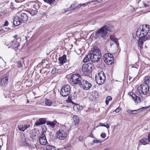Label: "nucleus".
<instances>
[{"instance_id": "35", "label": "nucleus", "mask_w": 150, "mask_h": 150, "mask_svg": "<svg viewBox=\"0 0 150 150\" xmlns=\"http://www.w3.org/2000/svg\"><path fill=\"white\" fill-rule=\"evenodd\" d=\"M99 126H103L106 127L107 129H108L110 127V125L109 124L107 123L106 125L100 123L99 124Z\"/></svg>"}, {"instance_id": "15", "label": "nucleus", "mask_w": 150, "mask_h": 150, "mask_svg": "<svg viewBox=\"0 0 150 150\" xmlns=\"http://www.w3.org/2000/svg\"><path fill=\"white\" fill-rule=\"evenodd\" d=\"M129 95L131 96L133 100L136 103H138L141 101V100L140 98L137 96L133 92H130L129 93Z\"/></svg>"}, {"instance_id": "1", "label": "nucleus", "mask_w": 150, "mask_h": 150, "mask_svg": "<svg viewBox=\"0 0 150 150\" xmlns=\"http://www.w3.org/2000/svg\"><path fill=\"white\" fill-rule=\"evenodd\" d=\"M149 30V26L146 24L141 25L136 32V35L139 38H142L145 41L147 40V34Z\"/></svg>"}, {"instance_id": "41", "label": "nucleus", "mask_w": 150, "mask_h": 150, "mask_svg": "<svg viewBox=\"0 0 150 150\" xmlns=\"http://www.w3.org/2000/svg\"><path fill=\"white\" fill-rule=\"evenodd\" d=\"M106 99L110 101L112 100V98L110 96H108L107 97Z\"/></svg>"}, {"instance_id": "20", "label": "nucleus", "mask_w": 150, "mask_h": 150, "mask_svg": "<svg viewBox=\"0 0 150 150\" xmlns=\"http://www.w3.org/2000/svg\"><path fill=\"white\" fill-rule=\"evenodd\" d=\"M67 56L66 55L64 54L62 57H60L59 59V61L61 65H63L64 63L66 62V60Z\"/></svg>"}, {"instance_id": "16", "label": "nucleus", "mask_w": 150, "mask_h": 150, "mask_svg": "<svg viewBox=\"0 0 150 150\" xmlns=\"http://www.w3.org/2000/svg\"><path fill=\"white\" fill-rule=\"evenodd\" d=\"M19 17L23 23L26 22L28 19V15L25 13H22Z\"/></svg>"}, {"instance_id": "25", "label": "nucleus", "mask_w": 150, "mask_h": 150, "mask_svg": "<svg viewBox=\"0 0 150 150\" xmlns=\"http://www.w3.org/2000/svg\"><path fill=\"white\" fill-rule=\"evenodd\" d=\"M141 109H139L137 110H127V112L129 114H136L138 112H140Z\"/></svg>"}, {"instance_id": "48", "label": "nucleus", "mask_w": 150, "mask_h": 150, "mask_svg": "<svg viewBox=\"0 0 150 150\" xmlns=\"http://www.w3.org/2000/svg\"><path fill=\"white\" fill-rule=\"evenodd\" d=\"M148 142H150V134L149 135L148 137Z\"/></svg>"}, {"instance_id": "21", "label": "nucleus", "mask_w": 150, "mask_h": 150, "mask_svg": "<svg viewBox=\"0 0 150 150\" xmlns=\"http://www.w3.org/2000/svg\"><path fill=\"white\" fill-rule=\"evenodd\" d=\"M73 120L74 124L76 125H78L80 121L79 117L76 115H74L73 117Z\"/></svg>"}, {"instance_id": "19", "label": "nucleus", "mask_w": 150, "mask_h": 150, "mask_svg": "<svg viewBox=\"0 0 150 150\" xmlns=\"http://www.w3.org/2000/svg\"><path fill=\"white\" fill-rule=\"evenodd\" d=\"M11 46H12L13 48H15L16 50V48H17L19 46V43L17 42L16 40H14L13 41L11 42L10 43Z\"/></svg>"}, {"instance_id": "32", "label": "nucleus", "mask_w": 150, "mask_h": 150, "mask_svg": "<svg viewBox=\"0 0 150 150\" xmlns=\"http://www.w3.org/2000/svg\"><path fill=\"white\" fill-rule=\"evenodd\" d=\"M46 149L47 150H55V148L54 146L49 145L46 146Z\"/></svg>"}, {"instance_id": "34", "label": "nucleus", "mask_w": 150, "mask_h": 150, "mask_svg": "<svg viewBox=\"0 0 150 150\" xmlns=\"http://www.w3.org/2000/svg\"><path fill=\"white\" fill-rule=\"evenodd\" d=\"M55 0H43L45 2L47 3L50 5L53 4Z\"/></svg>"}, {"instance_id": "30", "label": "nucleus", "mask_w": 150, "mask_h": 150, "mask_svg": "<svg viewBox=\"0 0 150 150\" xmlns=\"http://www.w3.org/2000/svg\"><path fill=\"white\" fill-rule=\"evenodd\" d=\"M45 103L46 105L50 106L53 103V102L51 100L46 99L45 101Z\"/></svg>"}, {"instance_id": "31", "label": "nucleus", "mask_w": 150, "mask_h": 150, "mask_svg": "<svg viewBox=\"0 0 150 150\" xmlns=\"http://www.w3.org/2000/svg\"><path fill=\"white\" fill-rule=\"evenodd\" d=\"M139 142L142 144L146 145L147 143V139L146 138H144L141 139Z\"/></svg>"}, {"instance_id": "13", "label": "nucleus", "mask_w": 150, "mask_h": 150, "mask_svg": "<svg viewBox=\"0 0 150 150\" xmlns=\"http://www.w3.org/2000/svg\"><path fill=\"white\" fill-rule=\"evenodd\" d=\"M39 141L40 144L42 145H45L47 143L45 135L43 132L42 133L39 137Z\"/></svg>"}, {"instance_id": "6", "label": "nucleus", "mask_w": 150, "mask_h": 150, "mask_svg": "<svg viewBox=\"0 0 150 150\" xmlns=\"http://www.w3.org/2000/svg\"><path fill=\"white\" fill-rule=\"evenodd\" d=\"M105 75L104 72L100 71L96 75L95 78L96 83L99 85L103 84L105 80Z\"/></svg>"}, {"instance_id": "18", "label": "nucleus", "mask_w": 150, "mask_h": 150, "mask_svg": "<svg viewBox=\"0 0 150 150\" xmlns=\"http://www.w3.org/2000/svg\"><path fill=\"white\" fill-rule=\"evenodd\" d=\"M46 122V120L45 118H40L35 122V126H38L45 124Z\"/></svg>"}, {"instance_id": "5", "label": "nucleus", "mask_w": 150, "mask_h": 150, "mask_svg": "<svg viewBox=\"0 0 150 150\" xmlns=\"http://www.w3.org/2000/svg\"><path fill=\"white\" fill-rule=\"evenodd\" d=\"M93 65L92 64H85L82 67V70L83 74L84 75L88 76L91 72L92 69L94 68Z\"/></svg>"}, {"instance_id": "46", "label": "nucleus", "mask_w": 150, "mask_h": 150, "mask_svg": "<svg viewBox=\"0 0 150 150\" xmlns=\"http://www.w3.org/2000/svg\"><path fill=\"white\" fill-rule=\"evenodd\" d=\"M25 125V127H26V129L30 126V125Z\"/></svg>"}, {"instance_id": "56", "label": "nucleus", "mask_w": 150, "mask_h": 150, "mask_svg": "<svg viewBox=\"0 0 150 150\" xmlns=\"http://www.w3.org/2000/svg\"><path fill=\"white\" fill-rule=\"evenodd\" d=\"M25 0H22V1H24Z\"/></svg>"}, {"instance_id": "40", "label": "nucleus", "mask_w": 150, "mask_h": 150, "mask_svg": "<svg viewBox=\"0 0 150 150\" xmlns=\"http://www.w3.org/2000/svg\"><path fill=\"white\" fill-rule=\"evenodd\" d=\"M106 134L104 132H103L100 134L101 137L103 138H104L106 137Z\"/></svg>"}, {"instance_id": "4", "label": "nucleus", "mask_w": 150, "mask_h": 150, "mask_svg": "<svg viewBox=\"0 0 150 150\" xmlns=\"http://www.w3.org/2000/svg\"><path fill=\"white\" fill-rule=\"evenodd\" d=\"M82 79L80 75L78 74H74L70 76V81L72 85L79 84L80 86Z\"/></svg>"}, {"instance_id": "53", "label": "nucleus", "mask_w": 150, "mask_h": 150, "mask_svg": "<svg viewBox=\"0 0 150 150\" xmlns=\"http://www.w3.org/2000/svg\"><path fill=\"white\" fill-rule=\"evenodd\" d=\"M5 45H6L7 46L9 45L8 44L6 45V43H5Z\"/></svg>"}, {"instance_id": "27", "label": "nucleus", "mask_w": 150, "mask_h": 150, "mask_svg": "<svg viewBox=\"0 0 150 150\" xmlns=\"http://www.w3.org/2000/svg\"><path fill=\"white\" fill-rule=\"evenodd\" d=\"M38 12V10L36 8H34V9L31 10L28 12L30 13L31 16H34Z\"/></svg>"}, {"instance_id": "42", "label": "nucleus", "mask_w": 150, "mask_h": 150, "mask_svg": "<svg viewBox=\"0 0 150 150\" xmlns=\"http://www.w3.org/2000/svg\"><path fill=\"white\" fill-rule=\"evenodd\" d=\"M8 23H9L7 21H6L5 22L4 24L3 25V26H7Z\"/></svg>"}, {"instance_id": "47", "label": "nucleus", "mask_w": 150, "mask_h": 150, "mask_svg": "<svg viewBox=\"0 0 150 150\" xmlns=\"http://www.w3.org/2000/svg\"><path fill=\"white\" fill-rule=\"evenodd\" d=\"M144 7H148L149 6V5H148L146 4H144Z\"/></svg>"}, {"instance_id": "45", "label": "nucleus", "mask_w": 150, "mask_h": 150, "mask_svg": "<svg viewBox=\"0 0 150 150\" xmlns=\"http://www.w3.org/2000/svg\"><path fill=\"white\" fill-rule=\"evenodd\" d=\"M115 43L117 44V46H119V42H118V41H117V40L116 41H115Z\"/></svg>"}, {"instance_id": "11", "label": "nucleus", "mask_w": 150, "mask_h": 150, "mask_svg": "<svg viewBox=\"0 0 150 150\" xmlns=\"http://www.w3.org/2000/svg\"><path fill=\"white\" fill-rule=\"evenodd\" d=\"M98 92L97 91H94L88 93V97L90 100L93 101L98 98Z\"/></svg>"}, {"instance_id": "54", "label": "nucleus", "mask_w": 150, "mask_h": 150, "mask_svg": "<svg viewBox=\"0 0 150 150\" xmlns=\"http://www.w3.org/2000/svg\"><path fill=\"white\" fill-rule=\"evenodd\" d=\"M1 146L0 145V149H1Z\"/></svg>"}, {"instance_id": "38", "label": "nucleus", "mask_w": 150, "mask_h": 150, "mask_svg": "<svg viewBox=\"0 0 150 150\" xmlns=\"http://www.w3.org/2000/svg\"><path fill=\"white\" fill-rule=\"evenodd\" d=\"M18 67H19L21 68L22 67V64H21V61H18L17 62Z\"/></svg>"}, {"instance_id": "39", "label": "nucleus", "mask_w": 150, "mask_h": 150, "mask_svg": "<svg viewBox=\"0 0 150 150\" xmlns=\"http://www.w3.org/2000/svg\"><path fill=\"white\" fill-rule=\"evenodd\" d=\"M36 135V133H35V132H32V134L31 135L30 137L31 138H33V139H34V137H35Z\"/></svg>"}, {"instance_id": "51", "label": "nucleus", "mask_w": 150, "mask_h": 150, "mask_svg": "<svg viewBox=\"0 0 150 150\" xmlns=\"http://www.w3.org/2000/svg\"><path fill=\"white\" fill-rule=\"evenodd\" d=\"M17 37V35H15L13 36V38H16Z\"/></svg>"}, {"instance_id": "28", "label": "nucleus", "mask_w": 150, "mask_h": 150, "mask_svg": "<svg viewBox=\"0 0 150 150\" xmlns=\"http://www.w3.org/2000/svg\"><path fill=\"white\" fill-rule=\"evenodd\" d=\"M56 124L55 122H50L47 121V125L49 127L53 128Z\"/></svg>"}, {"instance_id": "24", "label": "nucleus", "mask_w": 150, "mask_h": 150, "mask_svg": "<svg viewBox=\"0 0 150 150\" xmlns=\"http://www.w3.org/2000/svg\"><path fill=\"white\" fill-rule=\"evenodd\" d=\"M138 37V38H136V37H135V39H136V40L137 41L139 40V41L138 42L139 46L141 48H142L144 42L143 41H142V40H143V39L142 38H139V37Z\"/></svg>"}, {"instance_id": "14", "label": "nucleus", "mask_w": 150, "mask_h": 150, "mask_svg": "<svg viewBox=\"0 0 150 150\" xmlns=\"http://www.w3.org/2000/svg\"><path fill=\"white\" fill-rule=\"evenodd\" d=\"M8 79L6 74L4 75L0 81V85L2 86H5L7 84Z\"/></svg>"}, {"instance_id": "9", "label": "nucleus", "mask_w": 150, "mask_h": 150, "mask_svg": "<svg viewBox=\"0 0 150 150\" xmlns=\"http://www.w3.org/2000/svg\"><path fill=\"white\" fill-rule=\"evenodd\" d=\"M68 134L65 130L60 129L56 133V137L60 140H63L67 137Z\"/></svg>"}, {"instance_id": "8", "label": "nucleus", "mask_w": 150, "mask_h": 150, "mask_svg": "<svg viewBox=\"0 0 150 150\" xmlns=\"http://www.w3.org/2000/svg\"><path fill=\"white\" fill-rule=\"evenodd\" d=\"M113 55L109 53H106L103 56V59L108 65H111L114 61Z\"/></svg>"}, {"instance_id": "50", "label": "nucleus", "mask_w": 150, "mask_h": 150, "mask_svg": "<svg viewBox=\"0 0 150 150\" xmlns=\"http://www.w3.org/2000/svg\"><path fill=\"white\" fill-rule=\"evenodd\" d=\"M148 108V107H143L142 108H141L142 109H146V108Z\"/></svg>"}, {"instance_id": "33", "label": "nucleus", "mask_w": 150, "mask_h": 150, "mask_svg": "<svg viewBox=\"0 0 150 150\" xmlns=\"http://www.w3.org/2000/svg\"><path fill=\"white\" fill-rule=\"evenodd\" d=\"M18 128L21 131H23L26 129V127H25V125H20L18 126Z\"/></svg>"}, {"instance_id": "37", "label": "nucleus", "mask_w": 150, "mask_h": 150, "mask_svg": "<svg viewBox=\"0 0 150 150\" xmlns=\"http://www.w3.org/2000/svg\"><path fill=\"white\" fill-rule=\"evenodd\" d=\"M100 143L101 142L99 140H94L93 141V143H92L91 144H94L95 143Z\"/></svg>"}, {"instance_id": "17", "label": "nucleus", "mask_w": 150, "mask_h": 150, "mask_svg": "<svg viewBox=\"0 0 150 150\" xmlns=\"http://www.w3.org/2000/svg\"><path fill=\"white\" fill-rule=\"evenodd\" d=\"M13 22V24L15 26L18 25L23 23L20 17L18 16L14 18Z\"/></svg>"}, {"instance_id": "29", "label": "nucleus", "mask_w": 150, "mask_h": 150, "mask_svg": "<svg viewBox=\"0 0 150 150\" xmlns=\"http://www.w3.org/2000/svg\"><path fill=\"white\" fill-rule=\"evenodd\" d=\"M91 54L90 53L89 54L83 59V61L84 62H86L88 61L90 59L91 60Z\"/></svg>"}, {"instance_id": "43", "label": "nucleus", "mask_w": 150, "mask_h": 150, "mask_svg": "<svg viewBox=\"0 0 150 150\" xmlns=\"http://www.w3.org/2000/svg\"><path fill=\"white\" fill-rule=\"evenodd\" d=\"M79 139L80 141H82L83 140V137L82 136H80L79 137Z\"/></svg>"}, {"instance_id": "10", "label": "nucleus", "mask_w": 150, "mask_h": 150, "mask_svg": "<svg viewBox=\"0 0 150 150\" xmlns=\"http://www.w3.org/2000/svg\"><path fill=\"white\" fill-rule=\"evenodd\" d=\"M79 86L83 89L87 90L91 88L92 85L87 81L83 79Z\"/></svg>"}, {"instance_id": "55", "label": "nucleus", "mask_w": 150, "mask_h": 150, "mask_svg": "<svg viewBox=\"0 0 150 150\" xmlns=\"http://www.w3.org/2000/svg\"><path fill=\"white\" fill-rule=\"evenodd\" d=\"M10 47L9 46V47H8V48H9Z\"/></svg>"}, {"instance_id": "22", "label": "nucleus", "mask_w": 150, "mask_h": 150, "mask_svg": "<svg viewBox=\"0 0 150 150\" xmlns=\"http://www.w3.org/2000/svg\"><path fill=\"white\" fill-rule=\"evenodd\" d=\"M86 4H80L77 5L76 6H75L74 8H72V7L74 6V4H71L70 7V9L71 10H74L77 8H80L82 6H85Z\"/></svg>"}, {"instance_id": "7", "label": "nucleus", "mask_w": 150, "mask_h": 150, "mask_svg": "<svg viewBox=\"0 0 150 150\" xmlns=\"http://www.w3.org/2000/svg\"><path fill=\"white\" fill-rule=\"evenodd\" d=\"M71 92L70 86L69 85L64 86L61 89L60 93L63 97H66L69 95Z\"/></svg>"}, {"instance_id": "12", "label": "nucleus", "mask_w": 150, "mask_h": 150, "mask_svg": "<svg viewBox=\"0 0 150 150\" xmlns=\"http://www.w3.org/2000/svg\"><path fill=\"white\" fill-rule=\"evenodd\" d=\"M149 88V86L144 83L140 86L139 89L143 94H145L148 92Z\"/></svg>"}, {"instance_id": "23", "label": "nucleus", "mask_w": 150, "mask_h": 150, "mask_svg": "<svg viewBox=\"0 0 150 150\" xmlns=\"http://www.w3.org/2000/svg\"><path fill=\"white\" fill-rule=\"evenodd\" d=\"M21 141L22 143L24 145L28 146V144L27 143L25 135L24 134L21 135Z\"/></svg>"}, {"instance_id": "49", "label": "nucleus", "mask_w": 150, "mask_h": 150, "mask_svg": "<svg viewBox=\"0 0 150 150\" xmlns=\"http://www.w3.org/2000/svg\"><path fill=\"white\" fill-rule=\"evenodd\" d=\"M109 102V101H108V100H107L106 99V100L105 103L107 105H108V104Z\"/></svg>"}, {"instance_id": "57", "label": "nucleus", "mask_w": 150, "mask_h": 150, "mask_svg": "<svg viewBox=\"0 0 150 150\" xmlns=\"http://www.w3.org/2000/svg\"><path fill=\"white\" fill-rule=\"evenodd\" d=\"M56 69V68H55L54 70H55Z\"/></svg>"}, {"instance_id": "52", "label": "nucleus", "mask_w": 150, "mask_h": 150, "mask_svg": "<svg viewBox=\"0 0 150 150\" xmlns=\"http://www.w3.org/2000/svg\"><path fill=\"white\" fill-rule=\"evenodd\" d=\"M45 60H42V63H44L45 62Z\"/></svg>"}, {"instance_id": "26", "label": "nucleus", "mask_w": 150, "mask_h": 150, "mask_svg": "<svg viewBox=\"0 0 150 150\" xmlns=\"http://www.w3.org/2000/svg\"><path fill=\"white\" fill-rule=\"evenodd\" d=\"M145 83L150 86V76H146L144 79V83Z\"/></svg>"}, {"instance_id": "58", "label": "nucleus", "mask_w": 150, "mask_h": 150, "mask_svg": "<svg viewBox=\"0 0 150 150\" xmlns=\"http://www.w3.org/2000/svg\"><path fill=\"white\" fill-rule=\"evenodd\" d=\"M58 1H59V0H58Z\"/></svg>"}, {"instance_id": "44", "label": "nucleus", "mask_w": 150, "mask_h": 150, "mask_svg": "<svg viewBox=\"0 0 150 150\" xmlns=\"http://www.w3.org/2000/svg\"><path fill=\"white\" fill-rule=\"evenodd\" d=\"M121 108L119 107H118L115 110V111L117 112H119L121 110Z\"/></svg>"}, {"instance_id": "2", "label": "nucleus", "mask_w": 150, "mask_h": 150, "mask_svg": "<svg viewBox=\"0 0 150 150\" xmlns=\"http://www.w3.org/2000/svg\"><path fill=\"white\" fill-rule=\"evenodd\" d=\"M90 54L91 56V61L93 62H98L101 57V51L96 46L92 48Z\"/></svg>"}, {"instance_id": "3", "label": "nucleus", "mask_w": 150, "mask_h": 150, "mask_svg": "<svg viewBox=\"0 0 150 150\" xmlns=\"http://www.w3.org/2000/svg\"><path fill=\"white\" fill-rule=\"evenodd\" d=\"M110 31L109 28L107 26H104L98 30L95 33V36L98 38H105L108 32Z\"/></svg>"}, {"instance_id": "36", "label": "nucleus", "mask_w": 150, "mask_h": 150, "mask_svg": "<svg viewBox=\"0 0 150 150\" xmlns=\"http://www.w3.org/2000/svg\"><path fill=\"white\" fill-rule=\"evenodd\" d=\"M110 38L111 40L114 42H115L117 40V39L113 35H110Z\"/></svg>"}]
</instances>
